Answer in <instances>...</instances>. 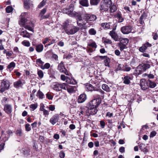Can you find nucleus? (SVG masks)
<instances>
[{"mask_svg": "<svg viewBox=\"0 0 158 158\" xmlns=\"http://www.w3.org/2000/svg\"><path fill=\"white\" fill-rule=\"evenodd\" d=\"M100 98L94 99L90 101L88 105V109L86 113L88 115H94L96 114L98 111L97 108L101 102Z\"/></svg>", "mask_w": 158, "mask_h": 158, "instance_id": "1", "label": "nucleus"}, {"mask_svg": "<svg viewBox=\"0 0 158 158\" xmlns=\"http://www.w3.org/2000/svg\"><path fill=\"white\" fill-rule=\"evenodd\" d=\"M150 67V65L148 64L142 63L140 64L137 67L136 72L138 75H139Z\"/></svg>", "mask_w": 158, "mask_h": 158, "instance_id": "2", "label": "nucleus"}, {"mask_svg": "<svg viewBox=\"0 0 158 158\" xmlns=\"http://www.w3.org/2000/svg\"><path fill=\"white\" fill-rule=\"evenodd\" d=\"M97 19L96 16L91 13H84L83 14V19L84 20L88 21H94Z\"/></svg>", "mask_w": 158, "mask_h": 158, "instance_id": "3", "label": "nucleus"}, {"mask_svg": "<svg viewBox=\"0 0 158 158\" xmlns=\"http://www.w3.org/2000/svg\"><path fill=\"white\" fill-rule=\"evenodd\" d=\"M71 16L75 17L77 20V23L78 26L81 27L83 26L82 22L81 23L79 22H82L83 19V14L81 15V13L74 12V13Z\"/></svg>", "mask_w": 158, "mask_h": 158, "instance_id": "4", "label": "nucleus"}, {"mask_svg": "<svg viewBox=\"0 0 158 158\" xmlns=\"http://www.w3.org/2000/svg\"><path fill=\"white\" fill-rule=\"evenodd\" d=\"M58 69L60 72L64 73L67 75H69L68 71L65 68L64 62L63 61H61L59 64L58 66Z\"/></svg>", "mask_w": 158, "mask_h": 158, "instance_id": "5", "label": "nucleus"}, {"mask_svg": "<svg viewBox=\"0 0 158 158\" xmlns=\"http://www.w3.org/2000/svg\"><path fill=\"white\" fill-rule=\"evenodd\" d=\"M132 26L131 25L123 26L121 28V31L124 34H127L131 32Z\"/></svg>", "mask_w": 158, "mask_h": 158, "instance_id": "6", "label": "nucleus"}, {"mask_svg": "<svg viewBox=\"0 0 158 158\" xmlns=\"http://www.w3.org/2000/svg\"><path fill=\"white\" fill-rule=\"evenodd\" d=\"M79 30V28L76 27H72L66 30L65 32L68 35H73L77 32Z\"/></svg>", "mask_w": 158, "mask_h": 158, "instance_id": "7", "label": "nucleus"}, {"mask_svg": "<svg viewBox=\"0 0 158 158\" xmlns=\"http://www.w3.org/2000/svg\"><path fill=\"white\" fill-rule=\"evenodd\" d=\"M152 44L149 43L148 42H147L145 44H143L142 46L140 47L139 48V51L141 52H144L146 51L148 47H151Z\"/></svg>", "mask_w": 158, "mask_h": 158, "instance_id": "8", "label": "nucleus"}, {"mask_svg": "<svg viewBox=\"0 0 158 158\" xmlns=\"http://www.w3.org/2000/svg\"><path fill=\"white\" fill-rule=\"evenodd\" d=\"M53 88H59L61 89H66L65 87L66 86V84L65 83L62 84L60 83L57 82H53L52 84Z\"/></svg>", "mask_w": 158, "mask_h": 158, "instance_id": "9", "label": "nucleus"}, {"mask_svg": "<svg viewBox=\"0 0 158 158\" xmlns=\"http://www.w3.org/2000/svg\"><path fill=\"white\" fill-rule=\"evenodd\" d=\"M59 120V115L56 114L52 116L50 119L49 122L53 125L58 122Z\"/></svg>", "mask_w": 158, "mask_h": 158, "instance_id": "10", "label": "nucleus"}, {"mask_svg": "<svg viewBox=\"0 0 158 158\" xmlns=\"http://www.w3.org/2000/svg\"><path fill=\"white\" fill-rule=\"evenodd\" d=\"M12 108L10 105L6 104L4 106V110L8 114H10L12 112Z\"/></svg>", "mask_w": 158, "mask_h": 158, "instance_id": "11", "label": "nucleus"}, {"mask_svg": "<svg viewBox=\"0 0 158 158\" xmlns=\"http://www.w3.org/2000/svg\"><path fill=\"white\" fill-rule=\"evenodd\" d=\"M74 7V5L73 4H71L69 5L68 9H66L65 10L66 11H65V13L70 16L72 15H73V14L74 13L73 12Z\"/></svg>", "mask_w": 158, "mask_h": 158, "instance_id": "12", "label": "nucleus"}, {"mask_svg": "<svg viewBox=\"0 0 158 158\" xmlns=\"http://www.w3.org/2000/svg\"><path fill=\"white\" fill-rule=\"evenodd\" d=\"M124 77H122V79L123 81V83L124 84L128 85L131 83L130 80L132 79V77L128 75H123Z\"/></svg>", "mask_w": 158, "mask_h": 158, "instance_id": "13", "label": "nucleus"}, {"mask_svg": "<svg viewBox=\"0 0 158 158\" xmlns=\"http://www.w3.org/2000/svg\"><path fill=\"white\" fill-rule=\"evenodd\" d=\"M109 9L108 6L104 4L102 2L101 3L100 6V11L101 12H103L104 11H107Z\"/></svg>", "mask_w": 158, "mask_h": 158, "instance_id": "14", "label": "nucleus"}, {"mask_svg": "<svg viewBox=\"0 0 158 158\" xmlns=\"http://www.w3.org/2000/svg\"><path fill=\"white\" fill-rule=\"evenodd\" d=\"M115 28H114L110 31L109 33L111 37L115 41H117L118 38V36L117 34L114 31Z\"/></svg>", "mask_w": 158, "mask_h": 158, "instance_id": "15", "label": "nucleus"}, {"mask_svg": "<svg viewBox=\"0 0 158 158\" xmlns=\"http://www.w3.org/2000/svg\"><path fill=\"white\" fill-rule=\"evenodd\" d=\"M29 23V25H25L23 27H24L26 29H27L29 31H31L33 32V31H34V30L33 28H32V27H34V24L31 22H30Z\"/></svg>", "mask_w": 158, "mask_h": 158, "instance_id": "16", "label": "nucleus"}, {"mask_svg": "<svg viewBox=\"0 0 158 158\" xmlns=\"http://www.w3.org/2000/svg\"><path fill=\"white\" fill-rule=\"evenodd\" d=\"M86 99V95L85 94H81L79 97L78 99V102L79 103L83 102Z\"/></svg>", "mask_w": 158, "mask_h": 158, "instance_id": "17", "label": "nucleus"}, {"mask_svg": "<svg viewBox=\"0 0 158 158\" xmlns=\"http://www.w3.org/2000/svg\"><path fill=\"white\" fill-rule=\"evenodd\" d=\"M148 81H146L144 79H141L140 81V86L141 87V89H148L149 88L148 87H146V85H148Z\"/></svg>", "mask_w": 158, "mask_h": 158, "instance_id": "18", "label": "nucleus"}, {"mask_svg": "<svg viewBox=\"0 0 158 158\" xmlns=\"http://www.w3.org/2000/svg\"><path fill=\"white\" fill-rule=\"evenodd\" d=\"M3 86L4 88L3 89H9L10 86V83L9 81L7 80L4 81L3 80L2 82L1 86Z\"/></svg>", "mask_w": 158, "mask_h": 158, "instance_id": "19", "label": "nucleus"}, {"mask_svg": "<svg viewBox=\"0 0 158 158\" xmlns=\"http://www.w3.org/2000/svg\"><path fill=\"white\" fill-rule=\"evenodd\" d=\"M24 83L23 82L22 80H19L18 81L14 82V87L16 88L21 87L23 85Z\"/></svg>", "mask_w": 158, "mask_h": 158, "instance_id": "20", "label": "nucleus"}, {"mask_svg": "<svg viewBox=\"0 0 158 158\" xmlns=\"http://www.w3.org/2000/svg\"><path fill=\"white\" fill-rule=\"evenodd\" d=\"M115 18L117 19L118 23H121L124 20V19L122 17V14L119 13H118L114 15Z\"/></svg>", "mask_w": 158, "mask_h": 158, "instance_id": "21", "label": "nucleus"}, {"mask_svg": "<svg viewBox=\"0 0 158 158\" xmlns=\"http://www.w3.org/2000/svg\"><path fill=\"white\" fill-rule=\"evenodd\" d=\"M140 149L141 151H143L144 153L148 152V150L147 149V147L146 146L145 144L141 143L139 146Z\"/></svg>", "mask_w": 158, "mask_h": 158, "instance_id": "22", "label": "nucleus"}, {"mask_svg": "<svg viewBox=\"0 0 158 158\" xmlns=\"http://www.w3.org/2000/svg\"><path fill=\"white\" fill-rule=\"evenodd\" d=\"M43 45L41 44L37 45L35 46V50L38 52H42L43 51Z\"/></svg>", "mask_w": 158, "mask_h": 158, "instance_id": "23", "label": "nucleus"}, {"mask_svg": "<svg viewBox=\"0 0 158 158\" xmlns=\"http://www.w3.org/2000/svg\"><path fill=\"white\" fill-rule=\"evenodd\" d=\"M22 16L20 21L19 22V23L20 26H23L25 25L26 23L27 22V19L24 17H23L22 15H21Z\"/></svg>", "mask_w": 158, "mask_h": 158, "instance_id": "24", "label": "nucleus"}, {"mask_svg": "<svg viewBox=\"0 0 158 158\" xmlns=\"http://www.w3.org/2000/svg\"><path fill=\"white\" fill-rule=\"evenodd\" d=\"M62 26L65 30V32H66V30H67L70 27L69 24V21L68 20H66L63 23Z\"/></svg>", "mask_w": 158, "mask_h": 158, "instance_id": "25", "label": "nucleus"}, {"mask_svg": "<svg viewBox=\"0 0 158 158\" xmlns=\"http://www.w3.org/2000/svg\"><path fill=\"white\" fill-rule=\"evenodd\" d=\"M79 3L83 6L87 7L89 6L88 0H81L80 1Z\"/></svg>", "mask_w": 158, "mask_h": 158, "instance_id": "26", "label": "nucleus"}, {"mask_svg": "<svg viewBox=\"0 0 158 158\" xmlns=\"http://www.w3.org/2000/svg\"><path fill=\"white\" fill-rule=\"evenodd\" d=\"M148 83L147 86L151 88H154L156 85V84L154 82L150 80H148Z\"/></svg>", "mask_w": 158, "mask_h": 158, "instance_id": "27", "label": "nucleus"}, {"mask_svg": "<svg viewBox=\"0 0 158 158\" xmlns=\"http://www.w3.org/2000/svg\"><path fill=\"white\" fill-rule=\"evenodd\" d=\"M129 42V40L127 38H124L121 39L119 44H121L127 45Z\"/></svg>", "mask_w": 158, "mask_h": 158, "instance_id": "28", "label": "nucleus"}, {"mask_svg": "<svg viewBox=\"0 0 158 158\" xmlns=\"http://www.w3.org/2000/svg\"><path fill=\"white\" fill-rule=\"evenodd\" d=\"M102 41L104 43L112 44V42L111 40L107 39L104 37H103L102 38Z\"/></svg>", "mask_w": 158, "mask_h": 158, "instance_id": "29", "label": "nucleus"}, {"mask_svg": "<svg viewBox=\"0 0 158 158\" xmlns=\"http://www.w3.org/2000/svg\"><path fill=\"white\" fill-rule=\"evenodd\" d=\"M20 34L23 36V37L29 38L30 37L29 33L27 32L26 31H22Z\"/></svg>", "mask_w": 158, "mask_h": 158, "instance_id": "30", "label": "nucleus"}, {"mask_svg": "<svg viewBox=\"0 0 158 158\" xmlns=\"http://www.w3.org/2000/svg\"><path fill=\"white\" fill-rule=\"evenodd\" d=\"M102 2L109 8L112 5V2L111 0H103Z\"/></svg>", "mask_w": 158, "mask_h": 158, "instance_id": "31", "label": "nucleus"}, {"mask_svg": "<svg viewBox=\"0 0 158 158\" xmlns=\"http://www.w3.org/2000/svg\"><path fill=\"white\" fill-rule=\"evenodd\" d=\"M110 10L111 13L115 12L117 10V7L115 5L113 4L112 5H110Z\"/></svg>", "mask_w": 158, "mask_h": 158, "instance_id": "32", "label": "nucleus"}, {"mask_svg": "<svg viewBox=\"0 0 158 158\" xmlns=\"http://www.w3.org/2000/svg\"><path fill=\"white\" fill-rule=\"evenodd\" d=\"M100 0H90V4L91 5H97L99 2Z\"/></svg>", "mask_w": 158, "mask_h": 158, "instance_id": "33", "label": "nucleus"}, {"mask_svg": "<svg viewBox=\"0 0 158 158\" xmlns=\"http://www.w3.org/2000/svg\"><path fill=\"white\" fill-rule=\"evenodd\" d=\"M29 0H24V7L27 9H29L30 8V4L29 3Z\"/></svg>", "mask_w": 158, "mask_h": 158, "instance_id": "34", "label": "nucleus"}, {"mask_svg": "<svg viewBox=\"0 0 158 158\" xmlns=\"http://www.w3.org/2000/svg\"><path fill=\"white\" fill-rule=\"evenodd\" d=\"M50 66V65L49 63H46L45 64L44 66L41 65L40 67V68L43 70L45 69H48Z\"/></svg>", "mask_w": 158, "mask_h": 158, "instance_id": "35", "label": "nucleus"}, {"mask_svg": "<svg viewBox=\"0 0 158 158\" xmlns=\"http://www.w3.org/2000/svg\"><path fill=\"white\" fill-rule=\"evenodd\" d=\"M13 8L11 6H8L6 8V13H9L12 11Z\"/></svg>", "mask_w": 158, "mask_h": 158, "instance_id": "36", "label": "nucleus"}, {"mask_svg": "<svg viewBox=\"0 0 158 158\" xmlns=\"http://www.w3.org/2000/svg\"><path fill=\"white\" fill-rule=\"evenodd\" d=\"M37 96L39 97L40 99H41L43 98L44 97L43 93L40 90L38 91L37 93Z\"/></svg>", "mask_w": 158, "mask_h": 158, "instance_id": "37", "label": "nucleus"}, {"mask_svg": "<svg viewBox=\"0 0 158 158\" xmlns=\"http://www.w3.org/2000/svg\"><path fill=\"white\" fill-rule=\"evenodd\" d=\"M22 44L24 46L28 47L30 45V43L29 41L24 40L22 42Z\"/></svg>", "mask_w": 158, "mask_h": 158, "instance_id": "38", "label": "nucleus"}, {"mask_svg": "<svg viewBox=\"0 0 158 158\" xmlns=\"http://www.w3.org/2000/svg\"><path fill=\"white\" fill-rule=\"evenodd\" d=\"M46 1L47 0H43V1L39 4L38 6V7L40 8L44 6L46 4Z\"/></svg>", "mask_w": 158, "mask_h": 158, "instance_id": "39", "label": "nucleus"}, {"mask_svg": "<svg viewBox=\"0 0 158 158\" xmlns=\"http://www.w3.org/2000/svg\"><path fill=\"white\" fill-rule=\"evenodd\" d=\"M89 33L90 35H94L96 34V31L94 28H92L89 30Z\"/></svg>", "mask_w": 158, "mask_h": 158, "instance_id": "40", "label": "nucleus"}, {"mask_svg": "<svg viewBox=\"0 0 158 158\" xmlns=\"http://www.w3.org/2000/svg\"><path fill=\"white\" fill-rule=\"evenodd\" d=\"M110 59L108 57L104 60V63L105 65L106 66L109 67V63L110 62Z\"/></svg>", "mask_w": 158, "mask_h": 158, "instance_id": "41", "label": "nucleus"}, {"mask_svg": "<svg viewBox=\"0 0 158 158\" xmlns=\"http://www.w3.org/2000/svg\"><path fill=\"white\" fill-rule=\"evenodd\" d=\"M15 66V63L13 62H11L10 63L9 65H8L7 67V68L9 69H10L11 68H14Z\"/></svg>", "mask_w": 158, "mask_h": 158, "instance_id": "42", "label": "nucleus"}, {"mask_svg": "<svg viewBox=\"0 0 158 158\" xmlns=\"http://www.w3.org/2000/svg\"><path fill=\"white\" fill-rule=\"evenodd\" d=\"M101 26L102 27L104 28H109L110 27V25L108 24V23H101Z\"/></svg>", "mask_w": 158, "mask_h": 158, "instance_id": "43", "label": "nucleus"}, {"mask_svg": "<svg viewBox=\"0 0 158 158\" xmlns=\"http://www.w3.org/2000/svg\"><path fill=\"white\" fill-rule=\"evenodd\" d=\"M85 85V87L86 89H91L93 88L94 89V87H93V85L90 83H87L84 84Z\"/></svg>", "mask_w": 158, "mask_h": 158, "instance_id": "44", "label": "nucleus"}, {"mask_svg": "<svg viewBox=\"0 0 158 158\" xmlns=\"http://www.w3.org/2000/svg\"><path fill=\"white\" fill-rule=\"evenodd\" d=\"M118 46L120 48V49L121 51H122L124 49H126L127 48L126 45L125 44H118Z\"/></svg>", "mask_w": 158, "mask_h": 158, "instance_id": "45", "label": "nucleus"}, {"mask_svg": "<svg viewBox=\"0 0 158 158\" xmlns=\"http://www.w3.org/2000/svg\"><path fill=\"white\" fill-rule=\"evenodd\" d=\"M37 74L39 77L42 78L44 76V73L41 70H38L37 72Z\"/></svg>", "mask_w": 158, "mask_h": 158, "instance_id": "46", "label": "nucleus"}, {"mask_svg": "<svg viewBox=\"0 0 158 158\" xmlns=\"http://www.w3.org/2000/svg\"><path fill=\"white\" fill-rule=\"evenodd\" d=\"M16 134L17 136H22V133L21 129H18L16 132Z\"/></svg>", "mask_w": 158, "mask_h": 158, "instance_id": "47", "label": "nucleus"}, {"mask_svg": "<svg viewBox=\"0 0 158 158\" xmlns=\"http://www.w3.org/2000/svg\"><path fill=\"white\" fill-rule=\"evenodd\" d=\"M37 104H33L30 105V108L33 110H35L37 107Z\"/></svg>", "mask_w": 158, "mask_h": 158, "instance_id": "48", "label": "nucleus"}, {"mask_svg": "<svg viewBox=\"0 0 158 158\" xmlns=\"http://www.w3.org/2000/svg\"><path fill=\"white\" fill-rule=\"evenodd\" d=\"M124 66L123 65H121L120 64H119L117 66L116 69L117 70H122L123 71V67Z\"/></svg>", "mask_w": 158, "mask_h": 158, "instance_id": "49", "label": "nucleus"}, {"mask_svg": "<svg viewBox=\"0 0 158 158\" xmlns=\"http://www.w3.org/2000/svg\"><path fill=\"white\" fill-rule=\"evenodd\" d=\"M124 67L125 69H123V71L128 72L131 69V67L128 66L127 65L124 66Z\"/></svg>", "mask_w": 158, "mask_h": 158, "instance_id": "50", "label": "nucleus"}, {"mask_svg": "<svg viewBox=\"0 0 158 158\" xmlns=\"http://www.w3.org/2000/svg\"><path fill=\"white\" fill-rule=\"evenodd\" d=\"M153 39L154 40H156L158 39V35L156 33H152Z\"/></svg>", "mask_w": 158, "mask_h": 158, "instance_id": "51", "label": "nucleus"}, {"mask_svg": "<svg viewBox=\"0 0 158 158\" xmlns=\"http://www.w3.org/2000/svg\"><path fill=\"white\" fill-rule=\"evenodd\" d=\"M88 45L90 47L95 48H96L97 47L96 44L95 42H92L90 44H88Z\"/></svg>", "mask_w": 158, "mask_h": 158, "instance_id": "52", "label": "nucleus"}, {"mask_svg": "<svg viewBox=\"0 0 158 158\" xmlns=\"http://www.w3.org/2000/svg\"><path fill=\"white\" fill-rule=\"evenodd\" d=\"M56 40L55 39H53L52 40V41L50 42L48 44H47L45 45V47H46L47 46H48L51 44H52L53 43H54L56 42Z\"/></svg>", "mask_w": 158, "mask_h": 158, "instance_id": "53", "label": "nucleus"}, {"mask_svg": "<svg viewBox=\"0 0 158 158\" xmlns=\"http://www.w3.org/2000/svg\"><path fill=\"white\" fill-rule=\"evenodd\" d=\"M25 129L27 131H29L31 130V128L29 124L27 123L26 124Z\"/></svg>", "mask_w": 158, "mask_h": 158, "instance_id": "54", "label": "nucleus"}, {"mask_svg": "<svg viewBox=\"0 0 158 158\" xmlns=\"http://www.w3.org/2000/svg\"><path fill=\"white\" fill-rule=\"evenodd\" d=\"M156 134V132L155 131H152L150 133V138H152L155 136Z\"/></svg>", "mask_w": 158, "mask_h": 158, "instance_id": "55", "label": "nucleus"}, {"mask_svg": "<svg viewBox=\"0 0 158 158\" xmlns=\"http://www.w3.org/2000/svg\"><path fill=\"white\" fill-rule=\"evenodd\" d=\"M64 57L66 59H70L73 57V56L70 54H69L68 55L64 54Z\"/></svg>", "mask_w": 158, "mask_h": 158, "instance_id": "56", "label": "nucleus"}, {"mask_svg": "<svg viewBox=\"0 0 158 158\" xmlns=\"http://www.w3.org/2000/svg\"><path fill=\"white\" fill-rule=\"evenodd\" d=\"M100 123L101 127V128H103L105 127V123L103 121V120L101 121H100Z\"/></svg>", "mask_w": 158, "mask_h": 158, "instance_id": "57", "label": "nucleus"}, {"mask_svg": "<svg viewBox=\"0 0 158 158\" xmlns=\"http://www.w3.org/2000/svg\"><path fill=\"white\" fill-rule=\"evenodd\" d=\"M46 10L47 9L46 8H44L43 9L40 13V15L42 16L46 12Z\"/></svg>", "mask_w": 158, "mask_h": 158, "instance_id": "58", "label": "nucleus"}, {"mask_svg": "<svg viewBox=\"0 0 158 158\" xmlns=\"http://www.w3.org/2000/svg\"><path fill=\"white\" fill-rule=\"evenodd\" d=\"M48 108L50 110L52 111H53L55 109V106L52 105H50Z\"/></svg>", "mask_w": 158, "mask_h": 158, "instance_id": "59", "label": "nucleus"}, {"mask_svg": "<svg viewBox=\"0 0 158 158\" xmlns=\"http://www.w3.org/2000/svg\"><path fill=\"white\" fill-rule=\"evenodd\" d=\"M73 81H72V80H69V82L68 80H67L66 82H67L68 83H69L70 84H71L73 85H75L77 84V82L75 80H73Z\"/></svg>", "mask_w": 158, "mask_h": 158, "instance_id": "60", "label": "nucleus"}, {"mask_svg": "<svg viewBox=\"0 0 158 158\" xmlns=\"http://www.w3.org/2000/svg\"><path fill=\"white\" fill-rule=\"evenodd\" d=\"M50 16V14H47L45 15H42L41 16V19H45L47 18H48Z\"/></svg>", "mask_w": 158, "mask_h": 158, "instance_id": "61", "label": "nucleus"}, {"mask_svg": "<svg viewBox=\"0 0 158 158\" xmlns=\"http://www.w3.org/2000/svg\"><path fill=\"white\" fill-rule=\"evenodd\" d=\"M147 17V15L146 13L144 12L142 14L140 18H141V19H146Z\"/></svg>", "mask_w": 158, "mask_h": 158, "instance_id": "62", "label": "nucleus"}, {"mask_svg": "<svg viewBox=\"0 0 158 158\" xmlns=\"http://www.w3.org/2000/svg\"><path fill=\"white\" fill-rule=\"evenodd\" d=\"M141 54V55L143 56L144 57L148 58H149L150 57V55L148 53L145 52Z\"/></svg>", "mask_w": 158, "mask_h": 158, "instance_id": "63", "label": "nucleus"}, {"mask_svg": "<svg viewBox=\"0 0 158 158\" xmlns=\"http://www.w3.org/2000/svg\"><path fill=\"white\" fill-rule=\"evenodd\" d=\"M65 156L64 153L62 151H61L60 153V156L61 158H64Z\"/></svg>", "mask_w": 158, "mask_h": 158, "instance_id": "64", "label": "nucleus"}]
</instances>
